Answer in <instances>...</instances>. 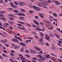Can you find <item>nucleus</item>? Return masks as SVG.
I'll use <instances>...</instances> for the list:
<instances>
[{
    "label": "nucleus",
    "instance_id": "nucleus-35",
    "mask_svg": "<svg viewBox=\"0 0 62 62\" xmlns=\"http://www.w3.org/2000/svg\"><path fill=\"white\" fill-rule=\"evenodd\" d=\"M49 23H47V24H46V26H49V25H49Z\"/></svg>",
    "mask_w": 62,
    "mask_h": 62
},
{
    "label": "nucleus",
    "instance_id": "nucleus-13",
    "mask_svg": "<svg viewBox=\"0 0 62 62\" xmlns=\"http://www.w3.org/2000/svg\"><path fill=\"white\" fill-rule=\"evenodd\" d=\"M35 49H36L38 51H40V48L37 47V46L35 47Z\"/></svg>",
    "mask_w": 62,
    "mask_h": 62
},
{
    "label": "nucleus",
    "instance_id": "nucleus-24",
    "mask_svg": "<svg viewBox=\"0 0 62 62\" xmlns=\"http://www.w3.org/2000/svg\"><path fill=\"white\" fill-rule=\"evenodd\" d=\"M0 17H5L4 15L1 14H0Z\"/></svg>",
    "mask_w": 62,
    "mask_h": 62
},
{
    "label": "nucleus",
    "instance_id": "nucleus-63",
    "mask_svg": "<svg viewBox=\"0 0 62 62\" xmlns=\"http://www.w3.org/2000/svg\"><path fill=\"white\" fill-rule=\"evenodd\" d=\"M32 26H33V27H35V28H36V27H37L36 25H34V24H33L32 25Z\"/></svg>",
    "mask_w": 62,
    "mask_h": 62
},
{
    "label": "nucleus",
    "instance_id": "nucleus-50",
    "mask_svg": "<svg viewBox=\"0 0 62 62\" xmlns=\"http://www.w3.org/2000/svg\"><path fill=\"white\" fill-rule=\"evenodd\" d=\"M32 33L33 34H34V35H36L37 34L36 33L34 32H32Z\"/></svg>",
    "mask_w": 62,
    "mask_h": 62
},
{
    "label": "nucleus",
    "instance_id": "nucleus-4",
    "mask_svg": "<svg viewBox=\"0 0 62 62\" xmlns=\"http://www.w3.org/2000/svg\"><path fill=\"white\" fill-rule=\"evenodd\" d=\"M44 56L45 57H46V59H48V58L50 57V55H48L46 54L44 55Z\"/></svg>",
    "mask_w": 62,
    "mask_h": 62
},
{
    "label": "nucleus",
    "instance_id": "nucleus-27",
    "mask_svg": "<svg viewBox=\"0 0 62 62\" xmlns=\"http://www.w3.org/2000/svg\"><path fill=\"white\" fill-rule=\"evenodd\" d=\"M21 16H25V15H24V14L23 13H22L21 14Z\"/></svg>",
    "mask_w": 62,
    "mask_h": 62
},
{
    "label": "nucleus",
    "instance_id": "nucleus-56",
    "mask_svg": "<svg viewBox=\"0 0 62 62\" xmlns=\"http://www.w3.org/2000/svg\"><path fill=\"white\" fill-rule=\"evenodd\" d=\"M5 45L7 46V47H9V46L8 45L6 44H5Z\"/></svg>",
    "mask_w": 62,
    "mask_h": 62
},
{
    "label": "nucleus",
    "instance_id": "nucleus-42",
    "mask_svg": "<svg viewBox=\"0 0 62 62\" xmlns=\"http://www.w3.org/2000/svg\"><path fill=\"white\" fill-rule=\"evenodd\" d=\"M14 38H16V39H18V38L19 37L16 36H14Z\"/></svg>",
    "mask_w": 62,
    "mask_h": 62
},
{
    "label": "nucleus",
    "instance_id": "nucleus-9",
    "mask_svg": "<svg viewBox=\"0 0 62 62\" xmlns=\"http://www.w3.org/2000/svg\"><path fill=\"white\" fill-rule=\"evenodd\" d=\"M19 19H20V20H24V17L23 16H20L19 17Z\"/></svg>",
    "mask_w": 62,
    "mask_h": 62
},
{
    "label": "nucleus",
    "instance_id": "nucleus-16",
    "mask_svg": "<svg viewBox=\"0 0 62 62\" xmlns=\"http://www.w3.org/2000/svg\"><path fill=\"white\" fill-rule=\"evenodd\" d=\"M53 15L55 17H57V15L56 13H53Z\"/></svg>",
    "mask_w": 62,
    "mask_h": 62
},
{
    "label": "nucleus",
    "instance_id": "nucleus-34",
    "mask_svg": "<svg viewBox=\"0 0 62 62\" xmlns=\"http://www.w3.org/2000/svg\"><path fill=\"white\" fill-rule=\"evenodd\" d=\"M25 52H26V53H27V54H29V51L27 50H25Z\"/></svg>",
    "mask_w": 62,
    "mask_h": 62
},
{
    "label": "nucleus",
    "instance_id": "nucleus-15",
    "mask_svg": "<svg viewBox=\"0 0 62 62\" xmlns=\"http://www.w3.org/2000/svg\"><path fill=\"white\" fill-rule=\"evenodd\" d=\"M6 13V11H0V13L1 14H3L4 13Z\"/></svg>",
    "mask_w": 62,
    "mask_h": 62
},
{
    "label": "nucleus",
    "instance_id": "nucleus-17",
    "mask_svg": "<svg viewBox=\"0 0 62 62\" xmlns=\"http://www.w3.org/2000/svg\"><path fill=\"white\" fill-rule=\"evenodd\" d=\"M8 16L9 17H14V15H13L12 14H9L8 15Z\"/></svg>",
    "mask_w": 62,
    "mask_h": 62
},
{
    "label": "nucleus",
    "instance_id": "nucleus-31",
    "mask_svg": "<svg viewBox=\"0 0 62 62\" xmlns=\"http://www.w3.org/2000/svg\"><path fill=\"white\" fill-rule=\"evenodd\" d=\"M10 6H11V7H13V3H10Z\"/></svg>",
    "mask_w": 62,
    "mask_h": 62
},
{
    "label": "nucleus",
    "instance_id": "nucleus-21",
    "mask_svg": "<svg viewBox=\"0 0 62 62\" xmlns=\"http://www.w3.org/2000/svg\"><path fill=\"white\" fill-rule=\"evenodd\" d=\"M37 7L35 6H32V8H34V9L35 10V9H36V8Z\"/></svg>",
    "mask_w": 62,
    "mask_h": 62
},
{
    "label": "nucleus",
    "instance_id": "nucleus-45",
    "mask_svg": "<svg viewBox=\"0 0 62 62\" xmlns=\"http://www.w3.org/2000/svg\"><path fill=\"white\" fill-rule=\"evenodd\" d=\"M38 16H35V18L36 19H37L38 18Z\"/></svg>",
    "mask_w": 62,
    "mask_h": 62
},
{
    "label": "nucleus",
    "instance_id": "nucleus-64",
    "mask_svg": "<svg viewBox=\"0 0 62 62\" xmlns=\"http://www.w3.org/2000/svg\"><path fill=\"white\" fill-rule=\"evenodd\" d=\"M52 59L53 61H54V60H55V58H54V57H53Z\"/></svg>",
    "mask_w": 62,
    "mask_h": 62
},
{
    "label": "nucleus",
    "instance_id": "nucleus-8",
    "mask_svg": "<svg viewBox=\"0 0 62 62\" xmlns=\"http://www.w3.org/2000/svg\"><path fill=\"white\" fill-rule=\"evenodd\" d=\"M20 48V46H16L14 47L15 49H18Z\"/></svg>",
    "mask_w": 62,
    "mask_h": 62
},
{
    "label": "nucleus",
    "instance_id": "nucleus-33",
    "mask_svg": "<svg viewBox=\"0 0 62 62\" xmlns=\"http://www.w3.org/2000/svg\"><path fill=\"white\" fill-rule=\"evenodd\" d=\"M44 22L45 23H50V22L49 21H47L46 20V21H44Z\"/></svg>",
    "mask_w": 62,
    "mask_h": 62
},
{
    "label": "nucleus",
    "instance_id": "nucleus-49",
    "mask_svg": "<svg viewBox=\"0 0 62 62\" xmlns=\"http://www.w3.org/2000/svg\"><path fill=\"white\" fill-rule=\"evenodd\" d=\"M23 42H20V45H23Z\"/></svg>",
    "mask_w": 62,
    "mask_h": 62
},
{
    "label": "nucleus",
    "instance_id": "nucleus-22",
    "mask_svg": "<svg viewBox=\"0 0 62 62\" xmlns=\"http://www.w3.org/2000/svg\"><path fill=\"white\" fill-rule=\"evenodd\" d=\"M43 39V38H41L39 39V41H40V42H41V41H42Z\"/></svg>",
    "mask_w": 62,
    "mask_h": 62
},
{
    "label": "nucleus",
    "instance_id": "nucleus-3",
    "mask_svg": "<svg viewBox=\"0 0 62 62\" xmlns=\"http://www.w3.org/2000/svg\"><path fill=\"white\" fill-rule=\"evenodd\" d=\"M17 2L20 6H23V4H24V2L20 1H18Z\"/></svg>",
    "mask_w": 62,
    "mask_h": 62
},
{
    "label": "nucleus",
    "instance_id": "nucleus-36",
    "mask_svg": "<svg viewBox=\"0 0 62 62\" xmlns=\"http://www.w3.org/2000/svg\"><path fill=\"white\" fill-rule=\"evenodd\" d=\"M2 20L5 21H7V20L6 19V18H2Z\"/></svg>",
    "mask_w": 62,
    "mask_h": 62
},
{
    "label": "nucleus",
    "instance_id": "nucleus-41",
    "mask_svg": "<svg viewBox=\"0 0 62 62\" xmlns=\"http://www.w3.org/2000/svg\"><path fill=\"white\" fill-rule=\"evenodd\" d=\"M32 59H33V60H36V59H37V58L35 57H33L32 58Z\"/></svg>",
    "mask_w": 62,
    "mask_h": 62
},
{
    "label": "nucleus",
    "instance_id": "nucleus-5",
    "mask_svg": "<svg viewBox=\"0 0 62 62\" xmlns=\"http://www.w3.org/2000/svg\"><path fill=\"white\" fill-rule=\"evenodd\" d=\"M34 23H35V24H36V25H39V23L38 22H37V21H34Z\"/></svg>",
    "mask_w": 62,
    "mask_h": 62
},
{
    "label": "nucleus",
    "instance_id": "nucleus-19",
    "mask_svg": "<svg viewBox=\"0 0 62 62\" xmlns=\"http://www.w3.org/2000/svg\"><path fill=\"white\" fill-rule=\"evenodd\" d=\"M50 54H51V55H52V56H54V57H56V55H55L54 54L52 53H51Z\"/></svg>",
    "mask_w": 62,
    "mask_h": 62
},
{
    "label": "nucleus",
    "instance_id": "nucleus-1",
    "mask_svg": "<svg viewBox=\"0 0 62 62\" xmlns=\"http://www.w3.org/2000/svg\"><path fill=\"white\" fill-rule=\"evenodd\" d=\"M43 3V4H42L43 5H44V6H47L48 5V3H46V1H44Z\"/></svg>",
    "mask_w": 62,
    "mask_h": 62
},
{
    "label": "nucleus",
    "instance_id": "nucleus-32",
    "mask_svg": "<svg viewBox=\"0 0 62 62\" xmlns=\"http://www.w3.org/2000/svg\"><path fill=\"white\" fill-rule=\"evenodd\" d=\"M37 30H38V31H41V29L40 28H37Z\"/></svg>",
    "mask_w": 62,
    "mask_h": 62
},
{
    "label": "nucleus",
    "instance_id": "nucleus-47",
    "mask_svg": "<svg viewBox=\"0 0 62 62\" xmlns=\"http://www.w3.org/2000/svg\"><path fill=\"white\" fill-rule=\"evenodd\" d=\"M23 48H21V52H23Z\"/></svg>",
    "mask_w": 62,
    "mask_h": 62
},
{
    "label": "nucleus",
    "instance_id": "nucleus-7",
    "mask_svg": "<svg viewBox=\"0 0 62 62\" xmlns=\"http://www.w3.org/2000/svg\"><path fill=\"white\" fill-rule=\"evenodd\" d=\"M39 15L40 16V17H41V18H44V16H43V15L40 13H39Z\"/></svg>",
    "mask_w": 62,
    "mask_h": 62
},
{
    "label": "nucleus",
    "instance_id": "nucleus-11",
    "mask_svg": "<svg viewBox=\"0 0 62 62\" xmlns=\"http://www.w3.org/2000/svg\"><path fill=\"white\" fill-rule=\"evenodd\" d=\"M40 9L39 7H36V9H35V10L36 11H39L40 10Z\"/></svg>",
    "mask_w": 62,
    "mask_h": 62
},
{
    "label": "nucleus",
    "instance_id": "nucleus-61",
    "mask_svg": "<svg viewBox=\"0 0 62 62\" xmlns=\"http://www.w3.org/2000/svg\"><path fill=\"white\" fill-rule=\"evenodd\" d=\"M20 41H21L22 40V39L18 37V39Z\"/></svg>",
    "mask_w": 62,
    "mask_h": 62
},
{
    "label": "nucleus",
    "instance_id": "nucleus-28",
    "mask_svg": "<svg viewBox=\"0 0 62 62\" xmlns=\"http://www.w3.org/2000/svg\"><path fill=\"white\" fill-rule=\"evenodd\" d=\"M40 24L41 25H42V26H43L44 25V23H40Z\"/></svg>",
    "mask_w": 62,
    "mask_h": 62
},
{
    "label": "nucleus",
    "instance_id": "nucleus-6",
    "mask_svg": "<svg viewBox=\"0 0 62 62\" xmlns=\"http://www.w3.org/2000/svg\"><path fill=\"white\" fill-rule=\"evenodd\" d=\"M45 38L47 40H49V39H50V37L48 35L47 37H45Z\"/></svg>",
    "mask_w": 62,
    "mask_h": 62
},
{
    "label": "nucleus",
    "instance_id": "nucleus-2",
    "mask_svg": "<svg viewBox=\"0 0 62 62\" xmlns=\"http://www.w3.org/2000/svg\"><path fill=\"white\" fill-rule=\"evenodd\" d=\"M12 40L13 42H17V43H18V44H19V41H18V40L17 39H12Z\"/></svg>",
    "mask_w": 62,
    "mask_h": 62
},
{
    "label": "nucleus",
    "instance_id": "nucleus-53",
    "mask_svg": "<svg viewBox=\"0 0 62 62\" xmlns=\"http://www.w3.org/2000/svg\"><path fill=\"white\" fill-rule=\"evenodd\" d=\"M10 61H11V62H13V61H14L13 60H12V59H10Z\"/></svg>",
    "mask_w": 62,
    "mask_h": 62
},
{
    "label": "nucleus",
    "instance_id": "nucleus-37",
    "mask_svg": "<svg viewBox=\"0 0 62 62\" xmlns=\"http://www.w3.org/2000/svg\"><path fill=\"white\" fill-rule=\"evenodd\" d=\"M10 20H12V21H13V18L12 17H10L9 18Z\"/></svg>",
    "mask_w": 62,
    "mask_h": 62
},
{
    "label": "nucleus",
    "instance_id": "nucleus-46",
    "mask_svg": "<svg viewBox=\"0 0 62 62\" xmlns=\"http://www.w3.org/2000/svg\"><path fill=\"white\" fill-rule=\"evenodd\" d=\"M38 6H39V7H41V5H40V4H39V3H38Z\"/></svg>",
    "mask_w": 62,
    "mask_h": 62
},
{
    "label": "nucleus",
    "instance_id": "nucleus-62",
    "mask_svg": "<svg viewBox=\"0 0 62 62\" xmlns=\"http://www.w3.org/2000/svg\"><path fill=\"white\" fill-rule=\"evenodd\" d=\"M25 55H26V56H27V57H28V58L29 57V55H28L27 54H26Z\"/></svg>",
    "mask_w": 62,
    "mask_h": 62
},
{
    "label": "nucleus",
    "instance_id": "nucleus-60",
    "mask_svg": "<svg viewBox=\"0 0 62 62\" xmlns=\"http://www.w3.org/2000/svg\"><path fill=\"white\" fill-rule=\"evenodd\" d=\"M17 15L19 16H21V14L20 13H18L17 14Z\"/></svg>",
    "mask_w": 62,
    "mask_h": 62
},
{
    "label": "nucleus",
    "instance_id": "nucleus-48",
    "mask_svg": "<svg viewBox=\"0 0 62 62\" xmlns=\"http://www.w3.org/2000/svg\"><path fill=\"white\" fill-rule=\"evenodd\" d=\"M57 44L58 45V46H59L60 47H61V45L60 44H59L58 43H57Z\"/></svg>",
    "mask_w": 62,
    "mask_h": 62
},
{
    "label": "nucleus",
    "instance_id": "nucleus-23",
    "mask_svg": "<svg viewBox=\"0 0 62 62\" xmlns=\"http://www.w3.org/2000/svg\"><path fill=\"white\" fill-rule=\"evenodd\" d=\"M49 35L50 37H54V34H49Z\"/></svg>",
    "mask_w": 62,
    "mask_h": 62
},
{
    "label": "nucleus",
    "instance_id": "nucleus-25",
    "mask_svg": "<svg viewBox=\"0 0 62 62\" xmlns=\"http://www.w3.org/2000/svg\"><path fill=\"white\" fill-rule=\"evenodd\" d=\"M14 2L15 4H16V5H18V3L17 2H16V1H14Z\"/></svg>",
    "mask_w": 62,
    "mask_h": 62
},
{
    "label": "nucleus",
    "instance_id": "nucleus-29",
    "mask_svg": "<svg viewBox=\"0 0 62 62\" xmlns=\"http://www.w3.org/2000/svg\"><path fill=\"white\" fill-rule=\"evenodd\" d=\"M55 36L57 39H58V38H59V35L56 34L55 35Z\"/></svg>",
    "mask_w": 62,
    "mask_h": 62
},
{
    "label": "nucleus",
    "instance_id": "nucleus-57",
    "mask_svg": "<svg viewBox=\"0 0 62 62\" xmlns=\"http://www.w3.org/2000/svg\"><path fill=\"white\" fill-rule=\"evenodd\" d=\"M35 37H36L37 39H39V38L37 37V36L36 35H34Z\"/></svg>",
    "mask_w": 62,
    "mask_h": 62
},
{
    "label": "nucleus",
    "instance_id": "nucleus-44",
    "mask_svg": "<svg viewBox=\"0 0 62 62\" xmlns=\"http://www.w3.org/2000/svg\"><path fill=\"white\" fill-rule=\"evenodd\" d=\"M21 30H25V28H22V29H21Z\"/></svg>",
    "mask_w": 62,
    "mask_h": 62
},
{
    "label": "nucleus",
    "instance_id": "nucleus-39",
    "mask_svg": "<svg viewBox=\"0 0 62 62\" xmlns=\"http://www.w3.org/2000/svg\"><path fill=\"white\" fill-rule=\"evenodd\" d=\"M51 48L53 50H54V49H55V47H53V46H52L51 47Z\"/></svg>",
    "mask_w": 62,
    "mask_h": 62
},
{
    "label": "nucleus",
    "instance_id": "nucleus-26",
    "mask_svg": "<svg viewBox=\"0 0 62 62\" xmlns=\"http://www.w3.org/2000/svg\"><path fill=\"white\" fill-rule=\"evenodd\" d=\"M13 11L14 12H16V13L18 12V11L16 10L15 9H14V10H13Z\"/></svg>",
    "mask_w": 62,
    "mask_h": 62
},
{
    "label": "nucleus",
    "instance_id": "nucleus-14",
    "mask_svg": "<svg viewBox=\"0 0 62 62\" xmlns=\"http://www.w3.org/2000/svg\"><path fill=\"white\" fill-rule=\"evenodd\" d=\"M40 35L41 37H44V34L42 32H40Z\"/></svg>",
    "mask_w": 62,
    "mask_h": 62
},
{
    "label": "nucleus",
    "instance_id": "nucleus-20",
    "mask_svg": "<svg viewBox=\"0 0 62 62\" xmlns=\"http://www.w3.org/2000/svg\"><path fill=\"white\" fill-rule=\"evenodd\" d=\"M49 29H50V30H52V29H53V28H54V27L53 26H51L50 27H49Z\"/></svg>",
    "mask_w": 62,
    "mask_h": 62
},
{
    "label": "nucleus",
    "instance_id": "nucleus-38",
    "mask_svg": "<svg viewBox=\"0 0 62 62\" xmlns=\"http://www.w3.org/2000/svg\"><path fill=\"white\" fill-rule=\"evenodd\" d=\"M46 45L47 46H49V44L48 43H47V42H46Z\"/></svg>",
    "mask_w": 62,
    "mask_h": 62
},
{
    "label": "nucleus",
    "instance_id": "nucleus-59",
    "mask_svg": "<svg viewBox=\"0 0 62 62\" xmlns=\"http://www.w3.org/2000/svg\"><path fill=\"white\" fill-rule=\"evenodd\" d=\"M53 20H54V21H55V22H57V20H56V19L54 18L53 19Z\"/></svg>",
    "mask_w": 62,
    "mask_h": 62
},
{
    "label": "nucleus",
    "instance_id": "nucleus-10",
    "mask_svg": "<svg viewBox=\"0 0 62 62\" xmlns=\"http://www.w3.org/2000/svg\"><path fill=\"white\" fill-rule=\"evenodd\" d=\"M55 4L56 5H60V3L58 2V1H56L55 2Z\"/></svg>",
    "mask_w": 62,
    "mask_h": 62
},
{
    "label": "nucleus",
    "instance_id": "nucleus-52",
    "mask_svg": "<svg viewBox=\"0 0 62 62\" xmlns=\"http://www.w3.org/2000/svg\"><path fill=\"white\" fill-rule=\"evenodd\" d=\"M18 26H22V25L21 24L19 23L18 24Z\"/></svg>",
    "mask_w": 62,
    "mask_h": 62
},
{
    "label": "nucleus",
    "instance_id": "nucleus-40",
    "mask_svg": "<svg viewBox=\"0 0 62 62\" xmlns=\"http://www.w3.org/2000/svg\"><path fill=\"white\" fill-rule=\"evenodd\" d=\"M27 26H29V27H31V26L28 23L27 24Z\"/></svg>",
    "mask_w": 62,
    "mask_h": 62
},
{
    "label": "nucleus",
    "instance_id": "nucleus-55",
    "mask_svg": "<svg viewBox=\"0 0 62 62\" xmlns=\"http://www.w3.org/2000/svg\"><path fill=\"white\" fill-rule=\"evenodd\" d=\"M10 54L12 56L14 55V54H12V53H10Z\"/></svg>",
    "mask_w": 62,
    "mask_h": 62
},
{
    "label": "nucleus",
    "instance_id": "nucleus-51",
    "mask_svg": "<svg viewBox=\"0 0 62 62\" xmlns=\"http://www.w3.org/2000/svg\"><path fill=\"white\" fill-rule=\"evenodd\" d=\"M11 52L12 53H13V54H14V53H15V51H14V50H11Z\"/></svg>",
    "mask_w": 62,
    "mask_h": 62
},
{
    "label": "nucleus",
    "instance_id": "nucleus-30",
    "mask_svg": "<svg viewBox=\"0 0 62 62\" xmlns=\"http://www.w3.org/2000/svg\"><path fill=\"white\" fill-rule=\"evenodd\" d=\"M37 57H39V58H42V56H40V55H37Z\"/></svg>",
    "mask_w": 62,
    "mask_h": 62
},
{
    "label": "nucleus",
    "instance_id": "nucleus-12",
    "mask_svg": "<svg viewBox=\"0 0 62 62\" xmlns=\"http://www.w3.org/2000/svg\"><path fill=\"white\" fill-rule=\"evenodd\" d=\"M12 7H13V8H15V9L16 8H18V7L17 6H16L15 5H14Z\"/></svg>",
    "mask_w": 62,
    "mask_h": 62
},
{
    "label": "nucleus",
    "instance_id": "nucleus-18",
    "mask_svg": "<svg viewBox=\"0 0 62 62\" xmlns=\"http://www.w3.org/2000/svg\"><path fill=\"white\" fill-rule=\"evenodd\" d=\"M20 10L21 11H22V12H26V11L23 9H21Z\"/></svg>",
    "mask_w": 62,
    "mask_h": 62
},
{
    "label": "nucleus",
    "instance_id": "nucleus-43",
    "mask_svg": "<svg viewBox=\"0 0 62 62\" xmlns=\"http://www.w3.org/2000/svg\"><path fill=\"white\" fill-rule=\"evenodd\" d=\"M3 51L4 53H7V51H6V50H3Z\"/></svg>",
    "mask_w": 62,
    "mask_h": 62
},
{
    "label": "nucleus",
    "instance_id": "nucleus-54",
    "mask_svg": "<svg viewBox=\"0 0 62 62\" xmlns=\"http://www.w3.org/2000/svg\"><path fill=\"white\" fill-rule=\"evenodd\" d=\"M18 55L19 56H21V57H23V55H22V54H18Z\"/></svg>",
    "mask_w": 62,
    "mask_h": 62
},
{
    "label": "nucleus",
    "instance_id": "nucleus-58",
    "mask_svg": "<svg viewBox=\"0 0 62 62\" xmlns=\"http://www.w3.org/2000/svg\"><path fill=\"white\" fill-rule=\"evenodd\" d=\"M57 30H58V31H59V32H60V31H60V29H59V28L57 29Z\"/></svg>",
    "mask_w": 62,
    "mask_h": 62
}]
</instances>
